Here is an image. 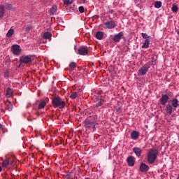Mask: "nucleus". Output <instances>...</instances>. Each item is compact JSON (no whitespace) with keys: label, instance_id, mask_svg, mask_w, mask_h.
I'll use <instances>...</instances> for the list:
<instances>
[{"label":"nucleus","instance_id":"44","mask_svg":"<svg viewBox=\"0 0 179 179\" xmlns=\"http://www.w3.org/2000/svg\"><path fill=\"white\" fill-rule=\"evenodd\" d=\"M81 1L83 2V3H85L86 0H81Z\"/></svg>","mask_w":179,"mask_h":179},{"label":"nucleus","instance_id":"30","mask_svg":"<svg viewBox=\"0 0 179 179\" xmlns=\"http://www.w3.org/2000/svg\"><path fill=\"white\" fill-rule=\"evenodd\" d=\"M65 5H72L73 0H64Z\"/></svg>","mask_w":179,"mask_h":179},{"label":"nucleus","instance_id":"7","mask_svg":"<svg viewBox=\"0 0 179 179\" xmlns=\"http://www.w3.org/2000/svg\"><path fill=\"white\" fill-rule=\"evenodd\" d=\"M89 50L87 49V47L86 46H80L78 49V52L79 55H87Z\"/></svg>","mask_w":179,"mask_h":179},{"label":"nucleus","instance_id":"32","mask_svg":"<svg viewBox=\"0 0 179 179\" xmlns=\"http://www.w3.org/2000/svg\"><path fill=\"white\" fill-rule=\"evenodd\" d=\"M76 97H78V92H73V93L70 95V98H71V99H76Z\"/></svg>","mask_w":179,"mask_h":179},{"label":"nucleus","instance_id":"46","mask_svg":"<svg viewBox=\"0 0 179 179\" xmlns=\"http://www.w3.org/2000/svg\"><path fill=\"white\" fill-rule=\"evenodd\" d=\"M85 179H90L89 178H85Z\"/></svg>","mask_w":179,"mask_h":179},{"label":"nucleus","instance_id":"50","mask_svg":"<svg viewBox=\"0 0 179 179\" xmlns=\"http://www.w3.org/2000/svg\"><path fill=\"white\" fill-rule=\"evenodd\" d=\"M42 1H44V0H42Z\"/></svg>","mask_w":179,"mask_h":179},{"label":"nucleus","instance_id":"17","mask_svg":"<svg viewBox=\"0 0 179 179\" xmlns=\"http://www.w3.org/2000/svg\"><path fill=\"white\" fill-rule=\"evenodd\" d=\"M166 111L169 114V115H171V114H173V106H171V104H168L166 106Z\"/></svg>","mask_w":179,"mask_h":179},{"label":"nucleus","instance_id":"11","mask_svg":"<svg viewBox=\"0 0 179 179\" xmlns=\"http://www.w3.org/2000/svg\"><path fill=\"white\" fill-rule=\"evenodd\" d=\"M123 36V32H120L119 34H115L113 37V41H115V43H120V41L122 38Z\"/></svg>","mask_w":179,"mask_h":179},{"label":"nucleus","instance_id":"14","mask_svg":"<svg viewBox=\"0 0 179 179\" xmlns=\"http://www.w3.org/2000/svg\"><path fill=\"white\" fill-rule=\"evenodd\" d=\"M43 37L45 38V40H50V38L52 37V34H51V32H45Z\"/></svg>","mask_w":179,"mask_h":179},{"label":"nucleus","instance_id":"45","mask_svg":"<svg viewBox=\"0 0 179 179\" xmlns=\"http://www.w3.org/2000/svg\"><path fill=\"white\" fill-rule=\"evenodd\" d=\"M109 159H111V154L109 155Z\"/></svg>","mask_w":179,"mask_h":179},{"label":"nucleus","instance_id":"34","mask_svg":"<svg viewBox=\"0 0 179 179\" xmlns=\"http://www.w3.org/2000/svg\"><path fill=\"white\" fill-rule=\"evenodd\" d=\"M31 29V26H27V27H26V28H25V31H26V33H29Z\"/></svg>","mask_w":179,"mask_h":179},{"label":"nucleus","instance_id":"2","mask_svg":"<svg viewBox=\"0 0 179 179\" xmlns=\"http://www.w3.org/2000/svg\"><path fill=\"white\" fill-rule=\"evenodd\" d=\"M52 105L54 108L58 107L60 109L65 108V102L59 96H54L52 100Z\"/></svg>","mask_w":179,"mask_h":179},{"label":"nucleus","instance_id":"15","mask_svg":"<svg viewBox=\"0 0 179 179\" xmlns=\"http://www.w3.org/2000/svg\"><path fill=\"white\" fill-rule=\"evenodd\" d=\"M131 139H138V138H139V132L134 131L131 134Z\"/></svg>","mask_w":179,"mask_h":179},{"label":"nucleus","instance_id":"35","mask_svg":"<svg viewBox=\"0 0 179 179\" xmlns=\"http://www.w3.org/2000/svg\"><path fill=\"white\" fill-rule=\"evenodd\" d=\"M96 107H101L103 106V101H99L96 103Z\"/></svg>","mask_w":179,"mask_h":179},{"label":"nucleus","instance_id":"5","mask_svg":"<svg viewBox=\"0 0 179 179\" xmlns=\"http://www.w3.org/2000/svg\"><path fill=\"white\" fill-rule=\"evenodd\" d=\"M149 64H145L144 66H143L141 68L139 69L138 70V74L141 75V76H144L146 73H148V71H149Z\"/></svg>","mask_w":179,"mask_h":179},{"label":"nucleus","instance_id":"41","mask_svg":"<svg viewBox=\"0 0 179 179\" xmlns=\"http://www.w3.org/2000/svg\"><path fill=\"white\" fill-rule=\"evenodd\" d=\"M115 26H116V24H115V22L113 21V29H114Z\"/></svg>","mask_w":179,"mask_h":179},{"label":"nucleus","instance_id":"31","mask_svg":"<svg viewBox=\"0 0 179 179\" xmlns=\"http://www.w3.org/2000/svg\"><path fill=\"white\" fill-rule=\"evenodd\" d=\"M143 38L145 40H148V38H150V36H148L146 33H142L141 34Z\"/></svg>","mask_w":179,"mask_h":179},{"label":"nucleus","instance_id":"3","mask_svg":"<svg viewBox=\"0 0 179 179\" xmlns=\"http://www.w3.org/2000/svg\"><path fill=\"white\" fill-rule=\"evenodd\" d=\"M159 156V151L155 148H152L148 155V162L150 164H153Z\"/></svg>","mask_w":179,"mask_h":179},{"label":"nucleus","instance_id":"42","mask_svg":"<svg viewBox=\"0 0 179 179\" xmlns=\"http://www.w3.org/2000/svg\"><path fill=\"white\" fill-rule=\"evenodd\" d=\"M66 177H67L68 178H71V176H70L69 174H67V175H66Z\"/></svg>","mask_w":179,"mask_h":179},{"label":"nucleus","instance_id":"16","mask_svg":"<svg viewBox=\"0 0 179 179\" xmlns=\"http://www.w3.org/2000/svg\"><path fill=\"white\" fill-rule=\"evenodd\" d=\"M171 105L174 108H177L178 107V99H173L171 101Z\"/></svg>","mask_w":179,"mask_h":179},{"label":"nucleus","instance_id":"47","mask_svg":"<svg viewBox=\"0 0 179 179\" xmlns=\"http://www.w3.org/2000/svg\"><path fill=\"white\" fill-rule=\"evenodd\" d=\"M74 50H76V47L74 48Z\"/></svg>","mask_w":179,"mask_h":179},{"label":"nucleus","instance_id":"28","mask_svg":"<svg viewBox=\"0 0 179 179\" xmlns=\"http://www.w3.org/2000/svg\"><path fill=\"white\" fill-rule=\"evenodd\" d=\"M155 7L159 9V8H162V1H155Z\"/></svg>","mask_w":179,"mask_h":179},{"label":"nucleus","instance_id":"1","mask_svg":"<svg viewBox=\"0 0 179 179\" xmlns=\"http://www.w3.org/2000/svg\"><path fill=\"white\" fill-rule=\"evenodd\" d=\"M96 122H97V116H90L84 121L85 128L96 131Z\"/></svg>","mask_w":179,"mask_h":179},{"label":"nucleus","instance_id":"27","mask_svg":"<svg viewBox=\"0 0 179 179\" xmlns=\"http://www.w3.org/2000/svg\"><path fill=\"white\" fill-rule=\"evenodd\" d=\"M69 68H70V71H73V69H75V68H76V63H75V62L70 63Z\"/></svg>","mask_w":179,"mask_h":179},{"label":"nucleus","instance_id":"33","mask_svg":"<svg viewBox=\"0 0 179 179\" xmlns=\"http://www.w3.org/2000/svg\"><path fill=\"white\" fill-rule=\"evenodd\" d=\"M78 10H79L80 13H83L85 12V7H83V6H79Z\"/></svg>","mask_w":179,"mask_h":179},{"label":"nucleus","instance_id":"29","mask_svg":"<svg viewBox=\"0 0 179 179\" xmlns=\"http://www.w3.org/2000/svg\"><path fill=\"white\" fill-rule=\"evenodd\" d=\"M171 9H172V12H173L174 13H177V12H178V7L176 5H173Z\"/></svg>","mask_w":179,"mask_h":179},{"label":"nucleus","instance_id":"21","mask_svg":"<svg viewBox=\"0 0 179 179\" xmlns=\"http://www.w3.org/2000/svg\"><path fill=\"white\" fill-rule=\"evenodd\" d=\"M57 5L52 6V7L50 8V15H54V13H55V12H57Z\"/></svg>","mask_w":179,"mask_h":179},{"label":"nucleus","instance_id":"36","mask_svg":"<svg viewBox=\"0 0 179 179\" xmlns=\"http://www.w3.org/2000/svg\"><path fill=\"white\" fill-rule=\"evenodd\" d=\"M4 78H9V71H6L4 72Z\"/></svg>","mask_w":179,"mask_h":179},{"label":"nucleus","instance_id":"22","mask_svg":"<svg viewBox=\"0 0 179 179\" xmlns=\"http://www.w3.org/2000/svg\"><path fill=\"white\" fill-rule=\"evenodd\" d=\"M14 33H15V30H13V29H10L6 34V36L12 37V36H13Z\"/></svg>","mask_w":179,"mask_h":179},{"label":"nucleus","instance_id":"24","mask_svg":"<svg viewBox=\"0 0 179 179\" xmlns=\"http://www.w3.org/2000/svg\"><path fill=\"white\" fill-rule=\"evenodd\" d=\"M12 94H13V91H12V89L8 88L6 90V97H10Z\"/></svg>","mask_w":179,"mask_h":179},{"label":"nucleus","instance_id":"13","mask_svg":"<svg viewBox=\"0 0 179 179\" xmlns=\"http://www.w3.org/2000/svg\"><path fill=\"white\" fill-rule=\"evenodd\" d=\"M105 29H113V20L106 21L104 23Z\"/></svg>","mask_w":179,"mask_h":179},{"label":"nucleus","instance_id":"4","mask_svg":"<svg viewBox=\"0 0 179 179\" xmlns=\"http://www.w3.org/2000/svg\"><path fill=\"white\" fill-rule=\"evenodd\" d=\"M20 61L21 64H30L33 61L31 56L23 55L20 57Z\"/></svg>","mask_w":179,"mask_h":179},{"label":"nucleus","instance_id":"43","mask_svg":"<svg viewBox=\"0 0 179 179\" xmlns=\"http://www.w3.org/2000/svg\"><path fill=\"white\" fill-rule=\"evenodd\" d=\"M2 171V166H0V172Z\"/></svg>","mask_w":179,"mask_h":179},{"label":"nucleus","instance_id":"9","mask_svg":"<svg viewBox=\"0 0 179 179\" xmlns=\"http://www.w3.org/2000/svg\"><path fill=\"white\" fill-rule=\"evenodd\" d=\"M128 166L130 167H134L135 166V157L132 156H129L127 159Z\"/></svg>","mask_w":179,"mask_h":179},{"label":"nucleus","instance_id":"20","mask_svg":"<svg viewBox=\"0 0 179 179\" xmlns=\"http://www.w3.org/2000/svg\"><path fill=\"white\" fill-rule=\"evenodd\" d=\"M45 106H47V103H45V101H42L38 105L39 110L44 108Z\"/></svg>","mask_w":179,"mask_h":179},{"label":"nucleus","instance_id":"37","mask_svg":"<svg viewBox=\"0 0 179 179\" xmlns=\"http://www.w3.org/2000/svg\"><path fill=\"white\" fill-rule=\"evenodd\" d=\"M109 72L110 75H113V66L110 64V66L108 67Z\"/></svg>","mask_w":179,"mask_h":179},{"label":"nucleus","instance_id":"48","mask_svg":"<svg viewBox=\"0 0 179 179\" xmlns=\"http://www.w3.org/2000/svg\"><path fill=\"white\" fill-rule=\"evenodd\" d=\"M48 1H50V0H47L48 2Z\"/></svg>","mask_w":179,"mask_h":179},{"label":"nucleus","instance_id":"49","mask_svg":"<svg viewBox=\"0 0 179 179\" xmlns=\"http://www.w3.org/2000/svg\"><path fill=\"white\" fill-rule=\"evenodd\" d=\"M178 179H179V178H178Z\"/></svg>","mask_w":179,"mask_h":179},{"label":"nucleus","instance_id":"10","mask_svg":"<svg viewBox=\"0 0 179 179\" xmlns=\"http://www.w3.org/2000/svg\"><path fill=\"white\" fill-rule=\"evenodd\" d=\"M140 171H141V173H148V171H149V166L142 162L140 165Z\"/></svg>","mask_w":179,"mask_h":179},{"label":"nucleus","instance_id":"38","mask_svg":"<svg viewBox=\"0 0 179 179\" xmlns=\"http://www.w3.org/2000/svg\"><path fill=\"white\" fill-rule=\"evenodd\" d=\"M99 15H94L93 16V19H99Z\"/></svg>","mask_w":179,"mask_h":179},{"label":"nucleus","instance_id":"25","mask_svg":"<svg viewBox=\"0 0 179 179\" xmlns=\"http://www.w3.org/2000/svg\"><path fill=\"white\" fill-rule=\"evenodd\" d=\"M9 163H10L9 159H6L3 162L2 166L8 167V166H9Z\"/></svg>","mask_w":179,"mask_h":179},{"label":"nucleus","instance_id":"6","mask_svg":"<svg viewBox=\"0 0 179 179\" xmlns=\"http://www.w3.org/2000/svg\"><path fill=\"white\" fill-rule=\"evenodd\" d=\"M11 48L13 54H14V55H20V52H22V50H20V45H13Z\"/></svg>","mask_w":179,"mask_h":179},{"label":"nucleus","instance_id":"39","mask_svg":"<svg viewBox=\"0 0 179 179\" xmlns=\"http://www.w3.org/2000/svg\"><path fill=\"white\" fill-rule=\"evenodd\" d=\"M157 59H155V57H152V64H153V61H157Z\"/></svg>","mask_w":179,"mask_h":179},{"label":"nucleus","instance_id":"40","mask_svg":"<svg viewBox=\"0 0 179 179\" xmlns=\"http://www.w3.org/2000/svg\"><path fill=\"white\" fill-rule=\"evenodd\" d=\"M120 110H121V108H120V107L117 108H116L117 113H119Z\"/></svg>","mask_w":179,"mask_h":179},{"label":"nucleus","instance_id":"26","mask_svg":"<svg viewBox=\"0 0 179 179\" xmlns=\"http://www.w3.org/2000/svg\"><path fill=\"white\" fill-rule=\"evenodd\" d=\"M3 6H4V9H6L7 10H12V4L7 3Z\"/></svg>","mask_w":179,"mask_h":179},{"label":"nucleus","instance_id":"19","mask_svg":"<svg viewBox=\"0 0 179 179\" xmlns=\"http://www.w3.org/2000/svg\"><path fill=\"white\" fill-rule=\"evenodd\" d=\"M149 44H150L149 39H145V43L142 45V48H149Z\"/></svg>","mask_w":179,"mask_h":179},{"label":"nucleus","instance_id":"8","mask_svg":"<svg viewBox=\"0 0 179 179\" xmlns=\"http://www.w3.org/2000/svg\"><path fill=\"white\" fill-rule=\"evenodd\" d=\"M169 95L167 94H162L161 99H159V101L162 106H166V103L169 101Z\"/></svg>","mask_w":179,"mask_h":179},{"label":"nucleus","instance_id":"12","mask_svg":"<svg viewBox=\"0 0 179 179\" xmlns=\"http://www.w3.org/2000/svg\"><path fill=\"white\" fill-rule=\"evenodd\" d=\"M133 152L137 157H141V155H142V150H141V148L135 147L133 148Z\"/></svg>","mask_w":179,"mask_h":179},{"label":"nucleus","instance_id":"23","mask_svg":"<svg viewBox=\"0 0 179 179\" xmlns=\"http://www.w3.org/2000/svg\"><path fill=\"white\" fill-rule=\"evenodd\" d=\"M103 32L98 31L96 34V38H97V40H101V38H103Z\"/></svg>","mask_w":179,"mask_h":179},{"label":"nucleus","instance_id":"18","mask_svg":"<svg viewBox=\"0 0 179 179\" xmlns=\"http://www.w3.org/2000/svg\"><path fill=\"white\" fill-rule=\"evenodd\" d=\"M5 15V6L3 5L0 6V17H3Z\"/></svg>","mask_w":179,"mask_h":179}]
</instances>
